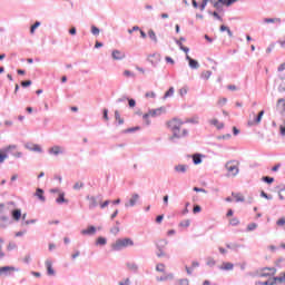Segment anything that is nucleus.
Returning <instances> with one entry per match:
<instances>
[{
  "instance_id": "obj_1",
  "label": "nucleus",
  "mask_w": 285,
  "mask_h": 285,
  "mask_svg": "<svg viewBox=\"0 0 285 285\" xmlns=\"http://www.w3.org/2000/svg\"><path fill=\"white\" fill-rule=\"evenodd\" d=\"M181 126H184V122L177 118H174L167 122V127L169 128V130H171L174 137H177L178 139L180 137H186V135H188V130H181Z\"/></svg>"
},
{
  "instance_id": "obj_2",
  "label": "nucleus",
  "mask_w": 285,
  "mask_h": 285,
  "mask_svg": "<svg viewBox=\"0 0 285 285\" xmlns=\"http://www.w3.org/2000/svg\"><path fill=\"white\" fill-rule=\"evenodd\" d=\"M128 246H135V242L131 238H118L114 244H111L112 250H122V248H128Z\"/></svg>"
},
{
  "instance_id": "obj_3",
  "label": "nucleus",
  "mask_w": 285,
  "mask_h": 285,
  "mask_svg": "<svg viewBox=\"0 0 285 285\" xmlns=\"http://www.w3.org/2000/svg\"><path fill=\"white\" fill-rule=\"evenodd\" d=\"M225 168L228 177H237V175H239V161L237 160L227 161Z\"/></svg>"
},
{
  "instance_id": "obj_4",
  "label": "nucleus",
  "mask_w": 285,
  "mask_h": 285,
  "mask_svg": "<svg viewBox=\"0 0 285 285\" xmlns=\"http://www.w3.org/2000/svg\"><path fill=\"white\" fill-rule=\"evenodd\" d=\"M262 117H264V110H261L258 115L252 112L249 115L248 126H259L262 124Z\"/></svg>"
},
{
  "instance_id": "obj_5",
  "label": "nucleus",
  "mask_w": 285,
  "mask_h": 285,
  "mask_svg": "<svg viewBox=\"0 0 285 285\" xmlns=\"http://www.w3.org/2000/svg\"><path fill=\"white\" fill-rule=\"evenodd\" d=\"M12 150H17V147L14 145H9L0 149V164H3V161L8 159V153H12Z\"/></svg>"
},
{
  "instance_id": "obj_6",
  "label": "nucleus",
  "mask_w": 285,
  "mask_h": 285,
  "mask_svg": "<svg viewBox=\"0 0 285 285\" xmlns=\"http://www.w3.org/2000/svg\"><path fill=\"white\" fill-rule=\"evenodd\" d=\"M208 2H210L214 8H219V4L226 3V0H203L200 4V10H206V6H208Z\"/></svg>"
},
{
  "instance_id": "obj_7",
  "label": "nucleus",
  "mask_w": 285,
  "mask_h": 285,
  "mask_svg": "<svg viewBox=\"0 0 285 285\" xmlns=\"http://www.w3.org/2000/svg\"><path fill=\"white\" fill-rule=\"evenodd\" d=\"M163 112H166V109L164 108L153 109V110H149L147 114H145L142 116V119H148L150 117H159Z\"/></svg>"
},
{
  "instance_id": "obj_8",
  "label": "nucleus",
  "mask_w": 285,
  "mask_h": 285,
  "mask_svg": "<svg viewBox=\"0 0 285 285\" xmlns=\"http://www.w3.org/2000/svg\"><path fill=\"white\" fill-rule=\"evenodd\" d=\"M277 273L275 267H264L261 269V277H273Z\"/></svg>"
},
{
  "instance_id": "obj_9",
  "label": "nucleus",
  "mask_w": 285,
  "mask_h": 285,
  "mask_svg": "<svg viewBox=\"0 0 285 285\" xmlns=\"http://www.w3.org/2000/svg\"><path fill=\"white\" fill-rule=\"evenodd\" d=\"M14 271L17 269L12 266H3V267H0V275L1 277H10V275H12Z\"/></svg>"
},
{
  "instance_id": "obj_10",
  "label": "nucleus",
  "mask_w": 285,
  "mask_h": 285,
  "mask_svg": "<svg viewBox=\"0 0 285 285\" xmlns=\"http://www.w3.org/2000/svg\"><path fill=\"white\" fill-rule=\"evenodd\" d=\"M111 57L116 61H121V59H126V53L120 50H114Z\"/></svg>"
},
{
  "instance_id": "obj_11",
  "label": "nucleus",
  "mask_w": 285,
  "mask_h": 285,
  "mask_svg": "<svg viewBox=\"0 0 285 285\" xmlns=\"http://www.w3.org/2000/svg\"><path fill=\"white\" fill-rule=\"evenodd\" d=\"M277 282L279 283V284H284V282H285V273L283 274V276H277V277H274L273 278V282H263V284H265V285H275V284H277Z\"/></svg>"
},
{
  "instance_id": "obj_12",
  "label": "nucleus",
  "mask_w": 285,
  "mask_h": 285,
  "mask_svg": "<svg viewBox=\"0 0 285 285\" xmlns=\"http://www.w3.org/2000/svg\"><path fill=\"white\" fill-rule=\"evenodd\" d=\"M137 202H139V194H134L129 199V203H126L125 206L127 208L132 207L137 204Z\"/></svg>"
},
{
  "instance_id": "obj_13",
  "label": "nucleus",
  "mask_w": 285,
  "mask_h": 285,
  "mask_svg": "<svg viewBox=\"0 0 285 285\" xmlns=\"http://www.w3.org/2000/svg\"><path fill=\"white\" fill-rule=\"evenodd\" d=\"M97 228L95 226H89L87 229L81 230V235H95Z\"/></svg>"
},
{
  "instance_id": "obj_14",
  "label": "nucleus",
  "mask_w": 285,
  "mask_h": 285,
  "mask_svg": "<svg viewBox=\"0 0 285 285\" xmlns=\"http://www.w3.org/2000/svg\"><path fill=\"white\" fill-rule=\"evenodd\" d=\"M50 155H61L63 150L61 149L60 146H53L49 149Z\"/></svg>"
},
{
  "instance_id": "obj_15",
  "label": "nucleus",
  "mask_w": 285,
  "mask_h": 285,
  "mask_svg": "<svg viewBox=\"0 0 285 285\" xmlns=\"http://www.w3.org/2000/svg\"><path fill=\"white\" fill-rule=\"evenodd\" d=\"M187 61H189V66L190 68L197 69L199 68V62H197V60H194L193 58H190V56H186Z\"/></svg>"
},
{
  "instance_id": "obj_16",
  "label": "nucleus",
  "mask_w": 285,
  "mask_h": 285,
  "mask_svg": "<svg viewBox=\"0 0 285 285\" xmlns=\"http://www.w3.org/2000/svg\"><path fill=\"white\" fill-rule=\"evenodd\" d=\"M57 204H67L68 200L66 199L65 193H59L58 198L56 199Z\"/></svg>"
},
{
  "instance_id": "obj_17",
  "label": "nucleus",
  "mask_w": 285,
  "mask_h": 285,
  "mask_svg": "<svg viewBox=\"0 0 285 285\" xmlns=\"http://www.w3.org/2000/svg\"><path fill=\"white\" fill-rule=\"evenodd\" d=\"M12 219H14V222H19V219H21V209L12 210Z\"/></svg>"
},
{
  "instance_id": "obj_18",
  "label": "nucleus",
  "mask_w": 285,
  "mask_h": 285,
  "mask_svg": "<svg viewBox=\"0 0 285 285\" xmlns=\"http://www.w3.org/2000/svg\"><path fill=\"white\" fill-rule=\"evenodd\" d=\"M46 267L48 275H55V269L52 268V262L46 261Z\"/></svg>"
},
{
  "instance_id": "obj_19",
  "label": "nucleus",
  "mask_w": 285,
  "mask_h": 285,
  "mask_svg": "<svg viewBox=\"0 0 285 285\" xmlns=\"http://www.w3.org/2000/svg\"><path fill=\"white\" fill-rule=\"evenodd\" d=\"M234 265L233 263H223L220 265V271H233Z\"/></svg>"
},
{
  "instance_id": "obj_20",
  "label": "nucleus",
  "mask_w": 285,
  "mask_h": 285,
  "mask_svg": "<svg viewBox=\"0 0 285 285\" xmlns=\"http://www.w3.org/2000/svg\"><path fill=\"white\" fill-rule=\"evenodd\" d=\"M232 197H234L236 202H246L244 195H242L240 193H232Z\"/></svg>"
},
{
  "instance_id": "obj_21",
  "label": "nucleus",
  "mask_w": 285,
  "mask_h": 285,
  "mask_svg": "<svg viewBox=\"0 0 285 285\" xmlns=\"http://www.w3.org/2000/svg\"><path fill=\"white\" fill-rule=\"evenodd\" d=\"M212 75H213V71L206 70V71L202 72L200 77H202V79H204V81H208V79H210Z\"/></svg>"
},
{
  "instance_id": "obj_22",
  "label": "nucleus",
  "mask_w": 285,
  "mask_h": 285,
  "mask_svg": "<svg viewBox=\"0 0 285 285\" xmlns=\"http://www.w3.org/2000/svg\"><path fill=\"white\" fill-rule=\"evenodd\" d=\"M36 196H37L38 199H40L41 202H46V196H43V189L37 188V190H36Z\"/></svg>"
},
{
  "instance_id": "obj_23",
  "label": "nucleus",
  "mask_w": 285,
  "mask_h": 285,
  "mask_svg": "<svg viewBox=\"0 0 285 285\" xmlns=\"http://www.w3.org/2000/svg\"><path fill=\"white\" fill-rule=\"evenodd\" d=\"M264 22L265 23H282V19H279V18H265Z\"/></svg>"
},
{
  "instance_id": "obj_24",
  "label": "nucleus",
  "mask_w": 285,
  "mask_h": 285,
  "mask_svg": "<svg viewBox=\"0 0 285 285\" xmlns=\"http://www.w3.org/2000/svg\"><path fill=\"white\" fill-rule=\"evenodd\" d=\"M96 244H98V246H106L108 244V240L100 236L97 238Z\"/></svg>"
},
{
  "instance_id": "obj_25",
  "label": "nucleus",
  "mask_w": 285,
  "mask_h": 285,
  "mask_svg": "<svg viewBox=\"0 0 285 285\" xmlns=\"http://www.w3.org/2000/svg\"><path fill=\"white\" fill-rule=\"evenodd\" d=\"M177 46H179L180 50H183V52H186V55H188L189 50L188 47H184V43H181V40L176 41Z\"/></svg>"
},
{
  "instance_id": "obj_26",
  "label": "nucleus",
  "mask_w": 285,
  "mask_h": 285,
  "mask_svg": "<svg viewBox=\"0 0 285 285\" xmlns=\"http://www.w3.org/2000/svg\"><path fill=\"white\" fill-rule=\"evenodd\" d=\"M186 169H187L186 165H177L175 167L176 173H186Z\"/></svg>"
},
{
  "instance_id": "obj_27",
  "label": "nucleus",
  "mask_w": 285,
  "mask_h": 285,
  "mask_svg": "<svg viewBox=\"0 0 285 285\" xmlns=\"http://www.w3.org/2000/svg\"><path fill=\"white\" fill-rule=\"evenodd\" d=\"M193 161H194V164H196V165L200 164V163H202V155L195 154V155L193 156Z\"/></svg>"
},
{
  "instance_id": "obj_28",
  "label": "nucleus",
  "mask_w": 285,
  "mask_h": 285,
  "mask_svg": "<svg viewBox=\"0 0 285 285\" xmlns=\"http://www.w3.org/2000/svg\"><path fill=\"white\" fill-rule=\"evenodd\" d=\"M175 95V88H169L168 91H166L164 99H168V97H173Z\"/></svg>"
},
{
  "instance_id": "obj_29",
  "label": "nucleus",
  "mask_w": 285,
  "mask_h": 285,
  "mask_svg": "<svg viewBox=\"0 0 285 285\" xmlns=\"http://www.w3.org/2000/svg\"><path fill=\"white\" fill-rule=\"evenodd\" d=\"M210 124H212L213 126H216L218 129H219V128H224V124L219 122V120H217V119L210 120Z\"/></svg>"
},
{
  "instance_id": "obj_30",
  "label": "nucleus",
  "mask_w": 285,
  "mask_h": 285,
  "mask_svg": "<svg viewBox=\"0 0 285 285\" xmlns=\"http://www.w3.org/2000/svg\"><path fill=\"white\" fill-rule=\"evenodd\" d=\"M180 228H188L190 226V219H185L179 223Z\"/></svg>"
},
{
  "instance_id": "obj_31",
  "label": "nucleus",
  "mask_w": 285,
  "mask_h": 285,
  "mask_svg": "<svg viewBox=\"0 0 285 285\" xmlns=\"http://www.w3.org/2000/svg\"><path fill=\"white\" fill-rule=\"evenodd\" d=\"M220 32H227L229 37H233V31L226 26H220Z\"/></svg>"
},
{
  "instance_id": "obj_32",
  "label": "nucleus",
  "mask_w": 285,
  "mask_h": 285,
  "mask_svg": "<svg viewBox=\"0 0 285 285\" xmlns=\"http://www.w3.org/2000/svg\"><path fill=\"white\" fill-rule=\"evenodd\" d=\"M148 35H149V38L151 39V41H155V43H157V35L155 33V31L149 30Z\"/></svg>"
},
{
  "instance_id": "obj_33",
  "label": "nucleus",
  "mask_w": 285,
  "mask_h": 285,
  "mask_svg": "<svg viewBox=\"0 0 285 285\" xmlns=\"http://www.w3.org/2000/svg\"><path fill=\"white\" fill-rule=\"evenodd\" d=\"M115 119L118 121V124H124V118H121V115H119V111H115Z\"/></svg>"
},
{
  "instance_id": "obj_34",
  "label": "nucleus",
  "mask_w": 285,
  "mask_h": 285,
  "mask_svg": "<svg viewBox=\"0 0 285 285\" xmlns=\"http://www.w3.org/2000/svg\"><path fill=\"white\" fill-rule=\"evenodd\" d=\"M262 181H265V184H273V181H275V178L268 177V176H264L262 178Z\"/></svg>"
},
{
  "instance_id": "obj_35",
  "label": "nucleus",
  "mask_w": 285,
  "mask_h": 285,
  "mask_svg": "<svg viewBox=\"0 0 285 285\" xmlns=\"http://www.w3.org/2000/svg\"><path fill=\"white\" fill-rule=\"evenodd\" d=\"M89 208H95L97 206V198L96 197H91L89 198Z\"/></svg>"
},
{
  "instance_id": "obj_36",
  "label": "nucleus",
  "mask_w": 285,
  "mask_h": 285,
  "mask_svg": "<svg viewBox=\"0 0 285 285\" xmlns=\"http://www.w3.org/2000/svg\"><path fill=\"white\" fill-rule=\"evenodd\" d=\"M156 271H158V273H164L166 271V265L164 264H158L156 266Z\"/></svg>"
},
{
  "instance_id": "obj_37",
  "label": "nucleus",
  "mask_w": 285,
  "mask_h": 285,
  "mask_svg": "<svg viewBox=\"0 0 285 285\" xmlns=\"http://www.w3.org/2000/svg\"><path fill=\"white\" fill-rule=\"evenodd\" d=\"M228 102L227 98H219L217 101L218 106H226V104Z\"/></svg>"
},
{
  "instance_id": "obj_38",
  "label": "nucleus",
  "mask_w": 285,
  "mask_h": 285,
  "mask_svg": "<svg viewBox=\"0 0 285 285\" xmlns=\"http://www.w3.org/2000/svg\"><path fill=\"white\" fill-rule=\"evenodd\" d=\"M83 188V183L78 181L73 185V190H81Z\"/></svg>"
},
{
  "instance_id": "obj_39",
  "label": "nucleus",
  "mask_w": 285,
  "mask_h": 285,
  "mask_svg": "<svg viewBox=\"0 0 285 285\" xmlns=\"http://www.w3.org/2000/svg\"><path fill=\"white\" fill-rule=\"evenodd\" d=\"M276 225H278L279 227H284L285 226V217L278 218L276 222Z\"/></svg>"
},
{
  "instance_id": "obj_40",
  "label": "nucleus",
  "mask_w": 285,
  "mask_h": 285,
  "mask_svg": "<svg viewBox=\"0 0 285 285\" xmlns=\"http://www.w3.org/2000/svg\"><path fill=\"white\" fill-rule=\"evenodd\" d=\"M127 268H129V271H137V264H135V263H127Z\"/></svg>"
},
{
  "instance_id": "obj_41",
  "label": "nucleus",
  "mask_w": 285,
  "mask_h": 285,
  "mask_svg": "<svg viewBox=\"0 0 285 285\" xmlns=\"http://www.w3.org/2000/svg\"><path fill=\"white\" fill-rule=\"evenodd\" d=\"M229 224H230V226H238L239 218H232V219H229Z\"/></svg>"
},
{
  "instance_id": "obj_42",
  "label": "nucleus",
  "mask_w": 285,
  "mask_h": 285,
  "mask_svg": "<svg viewBox=\"0 0 285 285\" xmlns=\"http://www.w3.org/2000/svg\"><path fill=\"white\" fill-rule=\"evenodd\" d=\"M39 26H41L40 22H35V23L31 26L30 33H31V35H35V30H36V28H38Z\"/></svg>"
},
{
  "instance_id": "obj_43",
  "label": "nucleus",
  "mask_w": 285,
  "mask_h": 285,
  "mask_svg": "<svg viewBox=\"0 0 285 285\" xmlns=\"http://www.w3.org/2000/svg\"><path fill=\"white\" fill-rule=\"evenodd\" d=\"M22 88H28V86H32V80H26L21 82Z\"/></svg>"
},
{
  "instance_id": "obj_44",
  "label": "nucleus",
  "mask_w": 285,
  "mask_h": 285,
  "mask_svg": "<svg viewBox=\"0 0 285 285\" xmlns=\"http://www.w3.org/2000/svg\"><path fill=\"white\" fill-rule=\"evenodd\" d=\"M255 228H257V223H252L247 226V230H255Z\"/></svg>"
},
{
  "instance_id": "obj_45",
  "label": "nucleus",
  "mask_w": 285,
  "mask_h": 285,
  "mask_svg": "<svg viewBox=\"0 0 285 285\" xmlns=\"http://www.w3.org/2000/svg\"><path fill=\"white\" fill-rule=\"evenodd\" d=\"M31 150H33L35 153H41V146H39V145H33V146L31 147Z\"/></svg>"
},
{
  "instance_id": "obj_46",
  "label": "nucleus",
  "mask_w": 285,
  "mask_h": 285,
  "mask_svg": "<svg viewBox=\"0 0 285 285\" xmlns=\"http://www.w3.org/2000/svg\"><path fill=\"white\" fill-rule=\"evenodd\" d=\"M145 97L147 98V99H155V91H148L146 95H145Z\"/></svg>"
},
{
  "instance_id": "obj_47",
  "label": "nucleus",
  "mask_w": 285,
  "mask_h": 285,
  "mask_svg": "<svg viewBox=\"0 0 285 285\" xmlns=\"http://www.w3.org/2000/svg\"><path fill=\"white\" fill-rule=\"evenodd\" d=\"M180 97H184V95H188V88L184 87L179 90Z\"/></svg>"
},
{
  "instance_id": "obj_48",
  "label": "nucleus",
  "mask_w": 285,
  "mask_h": 285,
  "mask_svg": "<svg viewBox=\"0 0 285 285\" xmlns=\"http://www.w3.org/2000/svg\"><path fill=\"white\" fill-rule=\"evenodd\" d=\"M91 33L95 35V36H98L99 35V28H97L96 26H92L91 27Z\"/></svg>"
},
{
  "instance_id": "obj_49",
  "label": "nucleus",
  "mask_w": 285,
  "mask_h": 285,
  "mask_svg": "<svg viewBox=\"0 0 285 285\" xmlns=\"http://www.w3.org/2000/svg\"><path fill=\"white\" fill-rule=\"evenodd\" d=\"M3 244V239L0 238V258L6 257V253H3L1 245Z\"/></svg>"
},
{
  "instance_id": "obj_50",
  "label": "nucleus",
  "mask_w": 285,
  "mask_h": 285,
  "mask_svg": "<svg viewBox=\"0 0 285 285\" xmlns=\"http://www.w3.org/2000/svg\"><path fill=\"white\" fill-rule=\"evenodd\" d=\"M124 76L125 77H135V73L132 71H130V70H125L124 71Z\"/></svg>"
},
{
  "instance_id": "obj_51",
  "label": "nucleus",
  "mask_w": 285,
  "mask_h": 285,
  "mask_svg": "<svg viewBox=\"0 0 285 285\" xmlns=\"http://www.w3.org/2000/svg\"><path fill=\"white\" fill-rule=\"evenodd\" d=\"M193 213L194 214L202 213V207L199 205L194 206Z\"/></svg>"
},
{
  "instance_id": "obj_52",
  "label": "nucleus",
  "mask_w": 285,
  "mask_h": 285,
  "mask_svg": "<svg viewBox=\"0 0 285 285\" xmlns=\"http://www.w3.org/2000/svg\"><path fill=\"white\" fill-rule=\"evenodd\" d=\"M129 108H135V106H137V102L135 101V99H129Z\"/></svg>"
},
{
  "instance_id": "obj_53",
  "label": "nucleus",
  "mask_w": 285,
  "mask_h": 285,
  "mask_svg": "<svg viewBox=\"0 0 285 285\" xmlns=\"http://www.w3.org/2000/svg\"><path fill=\"white\" fill-rule=\"evenodd\" d=\"M261 197H264L265 199H273V196H268L265 191L261 193Z\"/></svg>"
},
{
  "instance_id": "obj_54",
  "label": "nucleus",
  "mask_w": 285,
  "mask_h": 285,
  "mask_svg": "<svg viewBox=\"0 0 285 285\" xmlns=\"http://www.w3.org/2000/svg\"><path fill=\"white\" fill-rule=\"evenodd\" d=\"M156 222H157V224H161V222H164V215L157 216Z\"/></svg>"
},
{
  "instance_id": "obj_55",
  "label": "nucleus",
  "mask_w": 285,
  "mask_h": 285,
  "mask_svg": "<svg viewBox=\"0 0 285 285\" xmlns=\"http://www.w3.org/2000/svg\"><path fill=\"white\" fill-rule=\"evenodd\" d=\"M278 195L281 199H285V189H281Z\"/></svg>"
},
{
  "instance_id": "obj_56",
  "label": "nucleus",
  "mask_w": 285,
  "mask_h": 285,
  "mask_svg": "<svg viewBox=\"0 0 285 285\" xmlns=\"http://www.w3.org/2000/svg\"><path fill=\"white\" fill-rule=\"evenodd\" d=\"M194 191H195V193H206V189H204V188H198V187H194Z\"/></svg>"
},
{
  "instance_id": "obj_57",
  "label": "nucleus",
  "mask_w": 285,
  "mask_h": 285,
  "mask_svg": "<svg viewBox=\"0 0 285 285\" xmlns=\"http://www.w3.org/2000/svg\"><path fill=\"white\" fill-rule=\"evenodd\" d=\"M119 285H130V278H126L124 282H120Z\"/></svg>"
},
{
  "instance_id": "obj_58",
  "label": "nucleus",
  "mask_w": 285,
  "mask_h": 285,
  "mask_svg": "<svg viewBox=\"0 0 285 285\" xmlns=\"http://www.w3.org/2000/svg\"><path fill=\"white\" fill-rule=\"evenodd\" d=\"M165 61H166L167 63H171V65L175 63V60H173V58H170V57H166V58H165Z\"/></svg>"
},
{
  "instance_id": "obj_59",
  "label": "nucleus",
  "mask_w": 285,
  "mask_h": 285,
  "mask_svg": "<svg viewBox=\"0 0 285 285\" xmlns=\"http://www.w3.org/2000/svg\"><path fill=\"white\" fill-rule=\"evenodd\" d=\"M69 35H77V28L72 27V28L69 30Z\"/></svg>"
},
{
  "instance_id": "obj_60",
  "label": "nucleus",
  "mask_w": 285,
  "mask_h": 285,
  "mask_svg": "<svg viewBox=\"0 0 285 285\" xmlns=\"http://www.w3.org/2000/svg\"><path fill=\"white\" fill-rule=\"evenodd\" d=\"M135 130H139V127L129 128V129L125 130V132H135Z\"/></svg>"
},
{
  "instance_id": "obj_61",
  "label": "nucleus",
  "mask_w": 285,
  "mask_h": 285,
  "mask_svg": "<svg viewBox=\"0 0 285 285\" xmlns=\"http://www.w3.org/2000/svg\"><path fill=\"white\" fill-rule=\"evenodd\" d=\"M279 130H281V135H282L283 137H285V126H281V127H279Z\"/></svg>"
},
{
  "instance_id": "obj_62",
  "label": "nucleus",
  "mask_w": 285,
  "mask_h": 285,
  "mask_svg": "<svg viewBox=\"0 0 285 285\" xmlns=\"http://www.w3.org/2000/svg\"><path fill=\"white\" fill-rule=\"evenodd\" d=\"M108 204H110V200H106L105 203H102L100 205V208H106V206H108Z\"/></svg>"
},
{
  "instance_id": "obj_63",
  "label": "nucleus",
  "mask_w": 285,
  "mask_h": 285,
  "mask_svg": "<svg viewBox=\"0 0 285 285\" xmlns=\"http://www.w3.org/2000/svg\"><path fill=\"white\" fill-rule=\"evenodd\" d=\"M188 284H189V282L187 278L180 281V285H188Z\"/></svg>"
},
{
  "instance_id": "obj_64",
  "label": "nucleus",
  "mask_w": 285,
  "mask_h": 285,
  "mask_svg": "<svg viewBox=\"0 0 285 285\" xmlns=\"http://www.w3.org/2000/svg\"><path fill=\"white\" fill-rule=\"evenodd\" d=\"M283 70H285V63H282L279 67H278V71L282 72Z\"/></svg>"
}]
</instances>
